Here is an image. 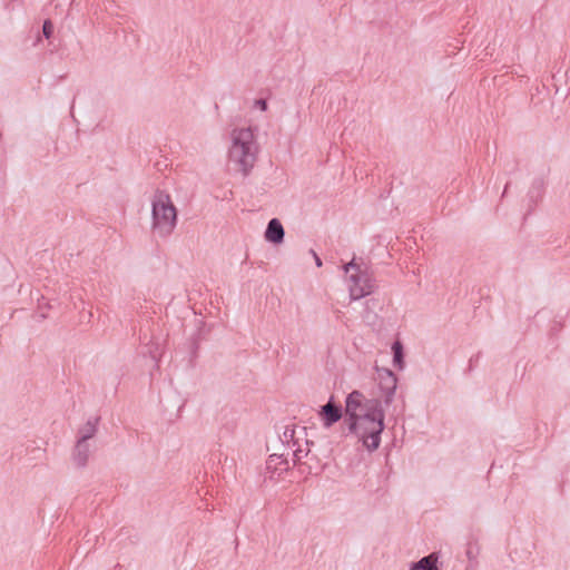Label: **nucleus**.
<instances>
[{"label": "nucleus", "instance_id": "nucleus-2", "mask_svg": "<svg viewBox=\"0 0 570 570\" xmlns=\"http://www.w3.org/2000/svg\"><path fill=\"white\" fill-rule=\"evenodd\" d=\"M261 146L258 130L250 125L233 127L228 132L225 158L228 169L237 177H248L256 167Z\"/></svg>", "mask_w": 570, "mask_h": 570}, {"label": "nucleus", "instance_id": "nucleus-1", "mask_svg": "<svg viewBox=\"0 0 570 570\" xmlns=\"http://www.w3.org/2000/svg\"><path fill=\"white\" fill-rule=\"evenodd\" d=\"M345 413L353 431L368 450L380 445V434L383 431V413L380 402L366 399L361 392L353 391L346 397Z\"/></svg>", "mask_w": 570, "mask_h": 570}, {"label": "nucleus", "instance_id": "nucleus-13", "mask_svg": "<svg viewBox=\"0 0 570 570\" xmlns=\"http://www.w3.org/2000/svg\"><path fill=\"white\" fill-rule=\"evenodd\" d=\"M316 265H317V266H321V265H322V262H321V259H320L318 257H316Z\"/></svg>", "mask_w": 570, "mask_h": 570}, {"label": "nucleus", "instance_id": "nucleus-9", "mask_svg": "<svg viewBox=\"0 0 570 570\" xmlns=\"http://www.w3.org/2000/svg\"><path fill=\"white\" fill-rule=\"evenodd\" d=\"M391 351L393 353V356H402V354L404 353L402 343L400 341H395L391 346Z\"/></svg>", "mask_w": 570, "mask_h": 570}, {"label": "nucleus", "instance_id": "nucleus-7", "mask_svg": "<svg viewBox=\"0 0 570 570\" xmlns=\"http://www.w3.org/2000/svg\"><path fill=\"white\" fill-rule=\"evenodd\" d=\"M377 376H379L380 383L384 390L390 392L395 389L396 379L391 370L377 367Z\"/></svg>", "mask_w": 570, "mask_h": 570}, {"label": "nucleus", "instance_id": "nucleus-10", "mask_svg": "<svg viewBox=\"0 0 570 570\" xmlns=\"http://www.w3.org/2000/svg\"><path fill=\"white\" fill-rule=\"evenodd\" d=\"M253 108L258 111H266L267 110V101L265 99H256L253 102Z\"/></svg>", "mask_w": 570, "mask_h": 570}, {"label": "nucleus", "instance_id": "nucleus-12", "mask_svg": "<svg viewBox=\"0 0 570 570\" xmlns=\"http://www.w3.org/2000/svg\"><path fill=\"white\" fill-rule=\"evenodd\" d=\"M401 361H402V358L395 357V358H393V364L395 366H401Z\"/></svg>", "mask_w": 570, "mask_h": 570}, {"label": "nucleus", "instance_id": "nucleus-3", "mask_svg": "<svg viewBox=\"0 0 570 570\" xmlns=\"http://www.w3.org/2000/svg\"><path fill=\"white\" fill-rule=\"evenodd\" d=\"M149 229L155 237L166 238L177 226L178 213L167 188H155L148 197Z\"/></svg>", "mask_w": 570, "mask_h": 570}, {"label": "nucleus", "instance_id": "nucleus-8", "mask_svg": "<svg viewBox=\"0 0 570 570\" xmlns=\"http://www.w3.org/2000/svg\"><path fill=\"white\" fill-rule=\"evenodd\" d=\"M411 570H439L438 556L435 553H431L430 556L424 557L415 563Z\"/></svg>", "mask_w": 570, "mask_h": 570}, {"label": "nucleus", "instance_id": "nucleus-5", "mask_svg": "<svg viewBox=\"0 0 570 570\" xmlns=\"http://www.w3.org/2000/svg\"><path fill=\"white\" fill-rule=\"evenodd\" d=\"M317 415L323 426L330 428L342 419L343 412L342 407L334 402L332 396L325 405L321 406Z\"/></svg>", "mask_w": 570, "mask_h": 570}, {"label": "nucleus", "instance_id": "nucleus-6", "mask_svg": "<svg viewBox=\"0 0 570 570\" xmlns=\"http://www.w3.org/2000/svg\"><path fill=\"white\" fill-rule=\"evenodd\" d=\"M264 240L273 246H281L285 240V228L281 219L272 218L264 230Z\"/></svg>", "mask_w": 570, "mask_h": 570}, {"label": "nucleus", "instance_id": "nucleus-4", "mask_svg": "<svg viewBox=\"0 0 570 570\" xmlns=\"http://www.w3.org/2000/svg\"><path fill=\"white\" fill-rule=\"evenodd\" d=\"M344 272L345 285L352 299H361L373 293L374 285L360 264L350 262L344 266Z\"/></svg>", "mask_w": 570, "mask_h": 570}, {"label": "nucleus", "instance_id": "nucleus-11", "mask_svg": "<svg viewBox=\"0 0 570 570\" xmlns=\"http://www.w3.org/2000/svg\"><path fill=\"white\" fill-rule=\"evenodd\" d=\"M42 32L47 39L51 37V35L53 32V27L50 21H45V23L42 26Z\"/></svg>", "mask_w": 570, "mask_h": 570}]
</instances>
